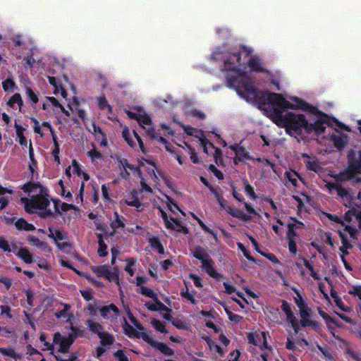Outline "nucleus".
<instances>
[{"label": "nucleus", "instance_id": "1", "mask_svg": "<svg viewBox=\"0 0 361 361\" xmlns=\"http://www.w3.org/2000/svg\"><path fill=\"white\" fill-rule=\"evenodd\" d=\"M240 59L239 54H233L225 61L224 70L228 87L234 89L240 97L247 101L254 100L260 108L267 104H271L280 109L292 107L290 102L281 94L256 89L250 77L239 68Z\"/></svg>", "mask_w": 361, "mask_h": 361}, {"label": "nucleus", "instance_id": "2", "mask_svg": "<svg viewBox=\"0 0 361 361\" xmlns=\"http://www.w3.org/2000/svg\"><path fill=\"white\" fill-rule=\"evenodd\" d=\"M36 180H29L24 183V192L28 193L30 198L24 197V210L29 214H37L44 219L57 218L49 209L50 205L49 190Z\"/></svg>", "mask_w": 361, "mask_h": 361}, {"label": "nucleus", "instance_id": "3", "mask_svg": "<svg viewBox=\"0 0 361 361\" xmlns=\"http://www.w3.org/2000/svg\"><path fill=\"white\" fill-rule=\"evenodd\" d=\"M283 110L274 108L273 121L279 127L285 128L288 135L297 137L302 134L303 130L308 134L312 133L317 135L322 134V128L320 126L321 121L309 123L303 114L293 112L283 114Z\"/></svg>", "mask_w": 361, "mask_h": 361}, {"label": "nucleus", "instance_id": "4", "mask_svg": "<svg viewBox=\"0 0 361 361\" xmlns=\"http://www.w3.org/2000/svg\"><path fill=\"white\" fill-rule=\"evenodd\" d=\"M348 166L345 169L341 171L338 178L341 180H348L355 178L357 174H361V151L356 153L353 149L348 152Z\"/></svg>", "mask_w": 361, "mask_h": 361}, {"label": "nucleus", "instance_id": "5", "mask_svg": "<svg viewBox=\"0 0 361 361\" xmlns=\"http://www.w3.org/2000/svg\"><path fill=\"white\" fill-rule=\"evenodd\" d=\"M293 101L295 103L290 102V105L292 107H286V109H301L305 111L309 112L310 114L316 116L317 119L314 121H321V127L322 128V133H324L326 127L325 124L329 125V116L325 113L319 111L316 106L310 104L309 103L302 100L298 97H294Z\"/></svg>", "mask_w": 361, "mask_h": 361}, {"label": "nucleus", "instance_id": "6", "mask_svg": "<svg viewBox=\"0 0 361 361\" xmlns=\"http://www.w3.org/2000/svg\"><path fill=\"white\" fill-rule=\"evenodd\" d=\"M220 49L218 48L216 49V50L215 51H214L212 54V59L215 60V61H219V60H222L223 62H224V66L223 68H221V71L226 74V71H225V61L227 60L228 58H230V56L233 54H239L240 55V59H241V54H240V52H243L245 54L246 56H250L252 51H253V49L251 48V47H247V46H245V45H240V47H239V50L237 52H233V53H228V54H224V53L222 51H221L219 50ZM240 62H241V59H240ZM241 63H240V65H239V68L242 71V68H241Z\"/></svg>", "mask_w": 361, "mask_h": 361}, {"label": "nucleus", "instance_id": "7", "mask_svg": "<svg viewBox=\"0 0 361 361\" xmlns=\"http://www.w3.org/2000/svg\"><path fill=\"white\" fill-rule=\"evenodd\" d=\"M29 51L27 53L26 57H24V61L29 66L30 68L34 67L35 63H39L42 61L39 54V50L35 46L34 41L29 39V47H27Z\"/></svg>", "mask_w": 361, "mask_h": 361}, {"label": "nucleus", "instance_id": "8", "mask_svg": "<svg viewBox=\"0 0 361 361\" xmlns=\"http://www.w3.org/2000/svg\"><path fill=\"white\" fill-rule=\"evenodd\" d=\"M121 310L114 303H110L107 305L102 306L99 308V313L101 317L106 320L115 322L121 314Z\"/></svg>", "mask_w": 361, "mask_h": 361}, {"label": "nucleus", "instance_id": "9", "mask_svg": "<svg viewBox=\"0 0 361 361\" xmlns=\"http://www.w3.org/2000/svg\"><path fill=\"white\" fill-rule=\"evenodd\" d=\"M143 341L154 348L159 350L164 355L172 356L174 355V350L169 348L166 343L159 342L149 336H143Z\"/></svg>", "mask_w": 361, "mask_h": 361}, {"label": "nucleus", "instance_id": "10", "mask_svg": "<svg viewBox=\"0 0 361 361\" xmlns=\"http://www.w3.org/2000/svg\"><path fill=\"white\" fill-rule=\"evenodd\" d=\"M202 267L205 270L206 273L216 281H220L223 278V274L219 273L214 268V262L209 257L202 262Z\"/></svg>", "mask_w": 361, "mask_h": 361}, {"label": "nucleus", "instance_id": "11", "mask_svg": "<svg viewBox=\"0 0 361 361\" xmlns=\"http://www.w3.org/2000/svg\"><path fill=\"white\" fill-rule=\"evenodd\" d=\"M53 342L59 345V352L66 353L68 352L70 347L73 343L68 337L63 336L60 333H55Z\"/></svg>", "mask_w": 361, "mask_h": 361}, {"label": "nucleus", "instance_id": "12", "mask_svg": "<svg viewBox=\"0 0 361 361\" xmlns=\"http://www.w3.org/2000/svg\"><path fill=\"white\" fill-rule=\"evenodd\" d=\"M33 262H37V266L42 269L48 270L49 269V265L44 259L39 257L34 259L33 255L27 248L24 247V263L31 264Z\"/></svg>", "mask_w": 361, "mask_h": 361}, {"label": "nucleus", "instance_id": "13", "mask_svg": "<svg viewBox=\"0 0 361 361\" xmlns=\"http://www.w3.org/2000/svg\"><path fill=\"white\" fill-rule=\"evenodd\" d=\"M124 319V324L123 326L124 334L128 336L129 338H142L145 336H149L145 332H137L131 325H130L127 320L123 318Z\"/></svg>", "mask_w": 361, "mask_h": 361}, {"label": "nucleus", "instance_id": "14", "mask_svg": "<svg viewBox=\"0 0 361 361\" xmlns=\"http://www.w3.org/2000/svg\"><path fill=\"white\" fill-rule=\"evenodd\" d=\"M29 155L31 163L29 164V169L30 171V180H37L39 178V173L37 172V161L34 158L33 149L30 146L29 150Z\"/></svg>", "mask_w": 361, "mask_h": 361}, {"label": "nucleus", "instance_id": "15", "mask_svg": "<svg viewBox=\"0 0 361 361\" xmlns=\"http://www.w3.org/2000/svg\"><path fill=\"white\" fill-rule=\"evenodd\" d=\"M251 71L256 73H266L267 70L262 66L260 59L257 56L250 57L247 62Z\"/></svg>", "mask_w": 361, "mask_h": 361}, {"label": "nucleus", "instance_id": "16", "mask_svg": "<svg viewBox=\"0 0 361 361\" xmlns=\"http://www.w3.org/2000/svg\"><path fill=\"white\" fill-rule=\"evenodd\" d=\"M125 204L128 206L136 207L137 211H140V207L142 206V204L137 197V192L135 190H133L130 195L125 200Z\"/></svg>", "mask_w": 361, "mask_h": 361}, {"label": "nucleus", "instance_id": "17", "mask_svg": "<svg viewBox=\"0 0 361 361\" xmlns=\"http://www.w3.org/2000/svg\"><path fill=\"white\" fill-rule=\"evenodd\" d=\"M21 95L19 93L15 94L12 96L7 102V105L9 108L13 110H18L20 113L22 106Z\"/></svg>", "mask_w": 361, "mask_h": 361}, {"label": "nucleus", "instance_id": "18", "mask_svg": "<svg viewBox=\"0 0 361 361\" xmlns=\"http://www.w3.org/2000/svg\"><path fill=\"white\" fill-rule=\"evenodd\" d=\"M281 310L286 316V319L289 323H293L297 319L292 311L291 305L286 300H283L281 304Z\"/></svg>", "mask_w": 361, "mask_h": 361}, {"label": "nucleus", "instance_id": "19", "mask_svg": "<svg viewBox=\"0 0 361 361\" xmlns=\"http://www.w3.org/2000/svg\"><path fill=\"white\" fill-rule=\"evenodd\" d=\"M27 240L30 244H33L34 245H35L37 247H38L39 249H40L42 250H44V251H46V250L50 251L51 250L49 246L47 245V243L41 241L38 238H37L34 235H29L27 237Z\"/></svg>", "mask_w": 361, "mask_h": 361}, {"label": "nucleus", "instance_id": "20", "mask_svg": "<svg viewBox=\"0 0 361 361\" xmlns=\"http://www.w3.org/2000/svg\"><path fill=\"white\" fill-rule=\"evenodd\" d=\"M252 157L249 152L246 151L244 147H240V150L236 152L235 157L233 159L235 165H238L239 162H243L245 160H251Z\"/></svg>", "mask_w": 361, "mask_h": 361}, {"label": "nucleus", "instance_id": "21", "mask_svg": "<svg viewBox=\"0 0 361 361\" xmlns=\"http://www.w3.org/2000/svg\"><path fill=\"white\" fill-rule=\"evenodd\" d=\"M85 325L92 333L97 334L98 336L104 332V327L99 322L89 319L85 322Z\"/></svg>", "mask_w": 361, "mask_h": 361}, {"label": "nucleus", "instance_id": "22", "mask_svg": "<svg viewBox=\"0 0 361 361\" xmlns=\"http://www.w3.org/2000/svg\"><path fill=\"white\" fill-rule=\"evenodd\" d=\"M311 309L309 307L301 309V310L299 311L300 317V324L302 327L307 326L309 321L311 319Z\"/></svg>", "mask_w": 361, "mask_h": 361}, {"label": "nucleus", "instance_id": "23", "mask_svg": "<svg viewBox=\"0 0 361 361\" xmlns=\"http://www.w3.org/2000/svg\"><path fill=\"white\" fill-rule=\"evenodd\" d=\"M192 253V256L199 259L201 262L210 257L206 250L200 245H197Z\"/></svg>", "mask_w": 361, "mask_h": 361}, {"label": "nucleus", "instance_id": "24", "mask_svg": "<svg viewBox=\"0 0 361 361\" xmlns=\"http://www.w3.org/2000/svg\"><path fill=\"white\" fill-rule=\"evenodd\" d=\"M98 337L100 338L99 343L102 346L111 345L115 341L114 336L106 331L100 334Z\"/></svg>", "mask_w": 361, "mask_h": 361}, {"label": "nucleus", "instance_id": "25", "mask_svg": "<svg viewBox=\"0 0 361 361\" xmlns=\"http://www.w3.org/2000/svg\"><path fill=\"white\" fill-rule=\"evenodd\" d=\"M61 306H63V309L61 310H59L54 313V316L57 319L66 318L68 314H70V310L71 309V305L67 303L59 302Z\"/></svg>", "mask_w": 361, "mask_h": 361}, {"label": "nucleus", "instance_id": "26", "mask_svg": "<svg viewBox=\"0 0 361 361\" xmlns=\"http://www.w3.org/2000/svg\"><path fill=\"white\" fill-rule=\"evenodd\" d=\"M100 302H104L98 301L96 299H94V302L87 304V305L84 308V312H89L91 317H94L96 315L97 311H99V308H101V306L98 305V303Z\"/></svg>", "mask_w": 361, "mask_h": 361}, {"label": "nucleus", "instance_id": "27", "mask_svg": "<svg viewBox=\"0 0 361 361\" xmlns=\"http://www.w3.org/2000/svg\"><path fill=\"white\" fill-rule=\"evenodd\" d=\"M92 271L98 276L105 278L109 275V268L106 265L93 266Z\"/></svg>", "mask_w": 361, "mask_h": 361}, {"label": "nucleus", "instance_id": "28", "mask_svg": "<svg viewBox=\"0 0 361 361\" xmlns=\"http://www.w3.org/2000/svg\"><path fill=\"white\" fill-rule=\"evenodd\" d=\"M49 234L48 237L49 238L54 239V240L57 243L59 241H61L65 238V235L60 230L54 229L52 227H49L48 228Z\"/></svg>", "mask_w": 361, "mask_h": 361}, {"label": "nucleus", "instance_id": "29", "mask_svg": "<svg viewBox=\"0 0 361 361\" xmlns=\"http://www.w3.org/2000/svg\"><path fill=\"white\" fill-rule=\"evenodd\" d=\"M70 329L71 332L68 334V338L72 343H73L77 338L82 337L84 335V331L82 329H78L73 325L71 326Z\"/></svg>", "mask_w": 361, "mask_h": 361}, {"label": "nucleus", "instance_id": "30", "mask_svg": "<svg viewBox=\"0 0 361 361\" xmlns=\"http://www.w3.org/2000/svg\"><path fill=\"white\" fill-rule=\"evenodd\" d=\"M196 290H193L191 293L189 292L188 288L186 286V290H182L180 293V295L183 298L190 301L192 304L196 305L197 300L195 299Z\"/></svg>", "mask_w": 361, "mask_h": 361}, {"label": "nucleus", "instance_id": "31", "mask_svg": "<svg viewBox=\"0 0 361 361\" xmlns=\"http://www.w3.org/2000/svg\"><path fill=\"white\" fill-rule=\"evenodd\" d=\"M170 220L173 221V224L175 226L174 229H171L172 231H177L178 233H183L185 235H187V234L189 233L188 228L186 226L182 225L180 224V221L178 219H177L176 218L171 216L170 217Z\"/></svg>", "mask_w": 361, "mask_h": 361}, {"label": "nucleus", "instance_id": "32", "mask_svg": "<svg viewBox=\"0 0 361 361\" xmlns=\"http://www.w3.org/2000/svg\"><path fill=\"white\" fill-rule=\"evenodd\" d=\"M193 217L197 220L199 226L205 233L212 235L215 240H218V233L216 231L210 229L200 219L196 216L194 215Z\"/></svg>", "mask_w": 361, "mask_h": 361}, {"label": "nucleus", "instance_id": "33", "mask_svg": "<svg viewBox=\"0 0 361 361\" xmlns=\"http://www.w3.org/2000/svg\"><path fill=\"white\" fill-rule=\"evenodd\" d=\"M284 176L286 178L288 179V180L291 183V184L294 187L298 186V180L296 179V177H298L300 178V174L296 172L295 171H286L284 173Z\"/></svg>", "mask_w": 361, "mask_h": 361}, {"label": "nucleus", "instance_id": "34", "mask_svg": "<svg viewBox=\"0 0 361 361\" xmlns=\"http://www.w3.org/2000/svg\"><path fill=\"white\" fill-rule=\"evenodd\" d=\"M149 243H150L151 246L153 248L156 249L159 254H161V255L164 254V247L163 245L161 244V243L160 242V240L157 238L153 237V238H150Z\"/></svg>", "mask_w": 361, "mask_h": 361}, {"label": "nucleus", "instance_id": "35", "mask_svg": "<svg viewBox=\"0 0 361 361\" xmlns=\"http://www.w3.org/2000/svg\"><path fill=\"white\" fill-rule=\"evenodd\" d=\"M138 293L146 297L152 298L153 300H157V295L152 290L146 286H141Z\"/></svg>", "mask_w": 361, "mask_h": 361}, {"label": "nucleus", "instance_id": "36", "mask_svg": "<svg viewBox=\"0 0 361 361\" xmlns=\"http://www.w3.org/2000/svg\"><path fill=\"white\" fill-rule=\"evenodd\" d=\"M25 93L29 100L32 102V105L36 104L38 102V92H34L30 87H25Z\"/></svg>", "mask_w": 361, "mask_h": 361}, {"label": "nucleus", "instance_id": "37", "mask_svg": "<svg viewBox=\"0 0 361 361\" xmlns=\"http://www.w3.org/2000/svg\"><path fill=\"white\" fill-rule=\"evenodd\" d=\"M303 260V264H304V266L310 271V275L314 279V280H319L320 279V276L319 275L314 271V267H313V264L307 259L305 258H303L302 259Z\"/></svg>", "mask_w": 361, "mask_h": 361}, {"label": "nucleus", "instance_id": "38", "mask_svg": "<svg viewBox=\"0 0 361 361\" xmlns=\"http://www.w3.org/2000/svg\"><path fill=\"white\" fill-rule=\"evenodd\" d=\"M125 218L122 216H120L117 212H114V221L111 224L113 225L116 229L118 228H124L125 227Z\"/></svg>", "mask_w": 361, "mask_h": 361}, {"label": "nucleus", "instance_id": "39", "mask_svg": "<svg viewBox=\"0 0 361 361\" xmlns=\"http://www.w3.org/2000/svg\"><path fill=\"white\" fill-rule=\"evenodd\" d=\"M98 106L101 110L107 109L109 113L112 112V107L108 103V101L105 96H101L99 97Z\"/></svg>", "mask_w": 361, "mask_h": 361}, {"label": "nucleus", "instance_id": "40", "mask_svg": "<svg viewBox=\"0 0 361 361\" xmlns=\"http://www.w3.org/2000/svg\"><path fill=\"white\" fill-rule=\"evenodd\" d=\"M331 140L334 147L338 150H341L344 148L345 142L341 136L333 135L331 137Z\"/></svg>", "mask_w": 361, "mask_h": 361}, {"label": "nucleus", "instance_id": "41", "mask_svg": "<svg viewBox=\"0 0 361 361\" xmlns=\"http://www.w3.org/2000/svg\"><path fill=\"white\" fill-rule=\"evenodd\" d=\"M295 293H296L297 297L294 298V302L296 304V305L298 307L299 311H300L301 309H305V308L308 307L307 303L303 300L300 292L298 290H295Z\"/></svg>", "mask_w": 361, "mask_h": 361}, {"label": "nucleus", "instance_id": "42", "mask_svg": "<svg viewBox=\"0 0 361 361\" xmlns=\"http://www.w3.org/2000/svg\"><path fill=\"white\" fill-rule=\"evenodd\" d=\"M153 327L159 332L166 334L168 331L165 327L164 324L159 319H153L151 322Z\"/></svg>", "mask_w": 361, "mask_h": 361}, {"label": "nucleus", "instance_id": "43", "mask_svg": "<svg viewBox=\"0 0 361 361\" xmlns=\"http://www.w3.org/2000/svg\"><path fill=\"white\" fill-rule=\"evenodd\" d=\"M231 216L245 222L250 220V216L247 214H245L242 210L239 209H235V211L231 213Z\"/></svg>", "mask_w": 361, "mask_h": 361}, {"label": "nucleus", "instance_id": "44", "mask_svg": "<svg viewBox=\"0 0 361 361\" xmlns=\"http://www.w3.org/2000/svg\"><path fill=\"white\" fill-rule=\"evenodd\" d=\"M159 209L161 213V217L164 221L166 228L168 229H174L175 226L172 223H171L166 212L161 207H159Z\"/></svg>", "mask_w": 361, "mask_h": 361}, {"label": "nucleus", "instance_id": "45", "mask_svg": "<svg viewBox=\"0 0 361 361\" xmlns=\"http://www.w3.org/2000/svg\"><path fill=\"white\" fill-rule=\"evenodd\" d=\"M126 312L130 321L133 325H135L140 331L145 330V327L137 322V319L133 316V313L131 312L128 307H127L126 308Z\"/></svg>", "mask_w": 361, "mask_h": 361}, {"label": "nucleus", "instance_id": "46", "mask_svg": "<svg viewBox=\"0 0 361 361\" xmlns=\"http://www.w3.org/2000/svg\"><path fill=\"white\" fill-rule=\"evenodd\" d=\"M6 192V190L0 186V210L4 209L9 202L8 197L5 196Z\"/></svg>", "mask_w": 361, "mask_h": 361}, {"label": "nucleus", "instance_id": "47", "mask_svg": "<svg viewBox=\"0 0 361 361\" xmlns=\"http://www.w3.org/2000/svg\"><path fill=\"white\" fill-rule=\"evenodd\" d=\"M237 246L238 248L243 252V255L246 257L247 260L252 262H255V259L250 255L249 250L246 249V247L242 243H238Z\"/></svg>", "mask_w": 361, "mask_h": 361}, {"label": "nucleus", "instance_id": "48", "mask_svg": "<svg viewBox=\"0 0 361 361\" xmlns=\"http://www.w3.org/2000/svg\"><path fill=\"white\" fill-rule=\"evenodd\" d=\"M127 264L125 267V271L130 276H133L135 273V270L133 269V267L135 265L136 260L131 257L128 258L126 260Z\"/></svg>", "mask_w": 361, "mask_h": 361}, {"label": "nucleus", "instance_id": "49", "mask_svg": "<svg viewBox=\"0 0 361 361\" xmlns=\"http://www.w3.org/2000/svg\"><path fill=\"white\" fill-rule=\"evenodd\" d=\"M297 228V225L294 223L288 224V231H287V238H295V237H298V234L295 231Z\"/></svg>", "mask_w": 361, "mask_h": 361}, {"label": "nucleus", "instance_id": "50", "mask_svg": "<svg viewBox=\"0 0 361 361\" xmlns=\"http://www.w3.org/2000/svg\"><path fill=\"white\" fill-rule=\"evenodd\" d=\"M109 274L107 275V276H106L105 279L106 280H108L109 281H110V282L114 281L117 284H119V277H118V269L117 268H114V271H113V272H111L109 269Z\"/></svg>", "mask_w": 361, "mask_h": 361}, {"label": "nucleus", "instance_id": "51", "mask_svg": "<svg viewBox=\"0 0 361 361\" xmlns=\"http://www.w3.org/2000/svg\"><path fill=\"white\" fill-rule=\"evenodd\" d=\"M27 348L28 353H30V355H35L36 356V357H35L34 360H35L37 361H45L42 355L38 350L32 348V346L30 345H28Z\"/></svg>", "mask_w": 361, "mask_h": 361}, {"label": "nucleus", "instance_id": "52", "mask_svg": "<svg viewBox=\"0 0 361 361\" xmlns=\"http://www.w3.org/2000/svg\"><path fill=\"white\" fill-rule=\"evenodd\" d=\"M0 352L6 356H8L10 357L17 359L20 358V356L17 355L16 351L12 348H0Z\"/></svg>", "mask_w": 361, "mask_h": 361}, {"label": "nucleus", "instance_id": "53", "mask_svg": "<svg viewBox=\"0 0 361 361\" xmlns=\"http://www.w3.org/2000/svg\"><path fill=\"white\" fill-rule=\"evenodd\" d=\"M167 207L169 209L173 214H176L175 209L178 210L183 213V212L180 209L179 207L176 204V201L169 197H167Z\"/></svg>", "mask_w": 361, "mask_h": 361}, {"label": "nucleus", "instance_id": "54", "mask_svg": "<svg viewBox=\"0 0 361 361\" xmlns=\"http://www.w3.org/2000/svg\"><path fill=\"white\" fill-rule=\"evenodd\" d=\"M2 86L6 92H13L15 90L16 85L14 82L11 79H7L2 82Z\"/></svg>", "mask_w": 361, "mask_h": 361}, {"label": "nucleus", "instance_id": "55", "mask_svg": "<svg viewBox=\"0 0 361 361\" xmlns=\"http://www.w3.org/2000/svg\"><path fill=\"white\" fill-rule=\"evenodd\" d=\"M87 155L91 158L92 161H94V159H101L102 158L101 152L95 147H94L93 149L88 151Z\"/></svg>", "mask_w": 361, "mask_h": 361}, {"label": "nucleus", "instance_id": "56", "mask_svg": "<svg viewBox=\"0 0 361 361\" xmlns=\"http://www.w3.org/2000/svg\"><path fill=\"white\" fill-rule=\"evenodd\" d=\"M339 237L341 240L342 247L343 249H350L352 248V245L348 241L346 235L342 231H339Z\"/></svg>", "mask_w": 361, "mask_h": 361}, {"label": "nucleus", "instance_id": "57", "mask_svg": "<svg viewBox=\"0 0 361 361\" xmlns=\"http://www.w3.org/2000/svg\"><path fill=\"white\" fill-rule=\"evenodd\" d=\"M208 170L214 173V175L219 179V180H224V173L219 170L215 165L210 164L208 166Z\"/></svg>", "mask_w": 361, "mask_h": 361}, {"label": "nucleus", "instance_id": "58", "mask_svg": "<svg viewBox=\"0 0 361 361\" xmlns=\"http://www.w3.org/2000/svg\"><path fill=\"white\" fill-rule=\"evenodd\" d=\"M307 170L312 171L314 172H319L320 166L316 161H307L305 162Z\"/></svg>", "mask_w": 361, "mask_h": 361}, {"label": "nucleus", "instance_id": "59", "mask_svg": "<svg viewBox=\"0 0 361 361\" xmlns=\"http://www.w3.org/2000/svg\"><path fill=\"white\" fill-rule=\"evenodd\" d=\"M48 80L49 84L54 87V93L56 94L59 92V84H61V82L54 76H48Z\"/></svg>", "mask_w": 361, "mask_h": 361}, {"label": "nucleus", "instance_id": "60", "mask_svg": "<svg viewBox=\"0 0 361 361\" xmlns=\"http://www.w3.org/2000/svg\"><path fill=\"white\" fill-rule=\"evenodd\" d=\"M122 135L130 147H134L136 145L135 142L130 138L129 131L127 128L123 130Z\"/></svg>", "mask_w": 361, "mask_h": 361}, {"label": "nucleus", "instance_id": "61", "mask_svg": "<svg viewBox=\"0 0 361 361\" xmlns=\"http://www.w3.org/2000/svg\"><path fill=\"white\" fill-rule=\"evenodd\" d=\"M80 276H84L91 283L94 285L96 287L101 288L103 286V283L102 281H99L94 278H92L89 274L87 273H82Z\"/></svg>", "mask_w": 361, "mask_h": 361}, {"label": "nucleus", "instance_id": "62", "mask_svg": "<svg viewBox=\"0 0 361 361\" xmlns=\"http://www.w3.org/2000/svg\"><path fill=\"white\" fill-rule=\"evenodd\" d=\"M97 252L101 257H104L108 255L107 245L104 242H102L99 244Z\"/></svg>", "mask_w": 361, "mask_h": 361}, {"label": "nucleus", "instance_id": "63", "mask_svg": "<svg viewBox=\"0 0 361 361\" xmlns=\"http://www.w3.org/2000/svg\"><path fill=\"white\" fill-rule=\"evenodd\" d=\"M0 336L4 337H13L15 336V332L11 328L1 327L0 330Z\"/></svg>", "mask_w": 361, "mask_h": 361}, {"label": "nucleus", "instance_id": "64", "mask_svg": "<svg viewBox=\"0 0 361 361\" xmlns=\"http://www.w3.org/2000/svg\"><path fill=\"white\" fill-rule=\"evenodd\" d=\"M114 355L117 358L118 361H129L128 357L124 353L123 350H118L114 353Z\"/></svg>", "mask_w": 361, "mask_h": 361}]
</instances>
